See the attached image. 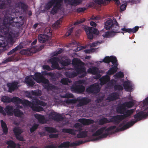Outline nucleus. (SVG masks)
Here are the masks:
<instances>
[{"label":"nucleus","mask_w":148,"mask_h":148,"mask_svg":"<svg viewBox=\"0 0 148 148\" xmlns=\"http://www.w3.org/2000/svg\"><path fill=\"white\" fill-rule=\"evenodd\" d=\"M88 132L85 130L77 134V137L78 138H85L87 136Z\"/></svg>","instance_id":"nucleus-42"},{"label":"nucleus","mask_w":148,"mask_h":148,"mask_svg":"<svg viewBox=\"0 0 148 148\" xmlns=\"http://www.w3.org/2000/svg\"><path fill=\"white\" fill-rule=\"evenodd\" d=\"M100 90V88L99 85L96 84L91 85L86 89V92L90 93H97Z\"/></svg>","instance_id":"nucleus-12"},{"label":"nucleus","mask_w":148,"mask_h":148,"mask_svg":"<svg viewBox=\"0 0 148 148\" xmlns=\"http://www.w3.org/2000/svg\"><path fill=\"white\" fill-rule=\"evenodd\" d=\"M72 64L75 70L78 74H81L79 76L80 78H83L86 75V68L84 66V63L80 60L75 59L73 61Z\"/></svg>","instance_id":"nucleus-3"},{"label":"nucleus","mask_w":148,"mask_h":148,"mask_svg":"<svg viewBox=\"0 0 148 148\" xmlns=\"http://www.w3.org/2000/svg\"><path fill=\"white\" fill-rule=\"evenodd\" d=\"M124 88L127 91H130L132 90V86L128 81H125L123 84Z\"/></svg>","instance_id":"nucleus-34"},{"label":"nucleus","mask_w":148,"mask_h":148,"mask_svg":"<svg viewBox=\"0 0 148 148\" xmlns=\"http://www.w3.org/2000/svg\"><path fill=\"white\" fill-rule=\"evenodd\" d=\"M117 62V60L115 57L111 56L110 57L108 56L105 57L102 61H100V62H103L109 64L110 62H111L112 64H114L116 62Z\"/></svg>","instance_id":"nucleus-17"},{"label":"nucleus","mask_w":148,"mask_h":148,"mask_svg":"<svg viewBox=\"0 0 148 148\" xmlns=\"http://www.w3.org/2000/svg\"><path fill=\"white\" fill-rule=\"evenodd\" d=\"M48 118L50 120H53L58 122L61 121L64 119L61 114L55 112H50Z\"/></svg>","instance_id":"nucleus-9"},{"label":"nucleus","mask_w":148,"mask_h":148,"mask_svg":"<svg viewBox=\"0 0 148 148\" xmlns=\"http://www.w3.org/2000/svg\"><path fill=\"white\" fill-rule=\"evenodd\" d=\"M11 98L8 96H4L1 98V101L5 103H8L11 102Z\"/></svg>","instance_id":"nucleus-48"},{"label":"nucleus","mask_w":148,"mask_h":148,"mask_svg":"<svg viewBox=\"0 0 148 148\" xmlns=\"http://www.w3.org/2000/svg\"><path fill=\"white\" fill-rule=\"evenodd\" d=\"M58 0H51L45 5V8L48 10L51 8Z\"/></svg>","instance_id":"nucleus-33"},{"label":"nucleus","mask_w":148,"mask_h":148,"mask_svg":"<svg viewBox=\"0 0 148 148\" xmlns=\"http://www.w3.org/2000/svg\"><path fill=\"white\" fill-rule=\"evenodd\" d=\"M119 95L117 92L112 93L106 98V100L109 101H114L118 99L119 98Z\"/></svg>","instance_id":"nucleus-22"},{"label":"nucleus","mask_w":148,"mask_h":148,"mask_svg":"<svg viewBox=\"0 0 148 148\" xmlns=\"http://www.w3.org/2000/svg\"><path fill=\"white\" fill-rule=\"evenodd\" d=\"M71 61L68 59H65L64 60L62 58L60 60L59 63L63 66H68L71 64Z\"/></svg>","instance_id":"nucleus-29"},{"label":"nucleus","mask_w":148,"mask_h":148,"mask_svg":"<svg viewBox=\"0 0 148 148\" xmlns=\"http://www.w3.org/2000/svg\"><path fill=\"white\" fill-rule=\"evenodd\" d=\"M87 72L93 75L95 74L99 73V69L97 67H93L88 69Z\"/></svg>","instance_id":"nucleus-40"},{"label":"nucleus","mask_w":148,"mask_h":148,"mask_svg":"<svg viewBox=\"0 0 148 148\" xmlns=\"http://www.w3.org/2000/svg\"><path fill=\"white\" fill-rule=\"evenodd\" d=\"M31 94L33 95L36 96H39L41 95V91L38 90H32L31 92Z\"/></svg>","instance_id":"nucleus-59"},{"label":"nucleus","mask_w":148,"mask_h":148,"mask_svg":"<svg viewBox=\"0 0 148 148\" xmlns=\"http://www.w3.org/2000/svg\"><path fill=\"white\" fill-rule=\"evenodd\" d=\"M31 49L28 48L27 49H23L21 50L20 53L22 55H28L30 56L32 54V53L31 51Z\"/></svg>","instance_id":"nucleus-43"},{"label":"nucleus","mask_w":148,"mask_h":148,"mask_svg":"<svg viewBox=\"0 0 148 148\" xmlns=\"http://www.w3.org/2000/svg\"><path fill=\"white\" fill-rule=\"evenodd\" d=\"M34 116L40 123L43 124L45 123V118L44 115L39 114H37L34 115Z\"/></svg>","instance_id":"nucleus-27"},{"label":"nucleus","mask_w":148,"mask_h":148,"mask_svg":"<svg viewBox=\"0 0 148 148\" xmlns=\"http://www.w3.org/2000/svg\"><path fill=\"white\" fill-rule=\"evenodd\" d=\"M110 0H94V2L96 4L101 5L102 4L106 5L109 3Z\"/></svg>","instance_id":"nucleus-45"},{"label":"nucleus","mask_w":148,"mask_h":148,"mask_svg":"<svg viewBox=\"0 0 148 148\" xmlns=\"http://www.w3.org/2000/svg\"><path fill=\"white\" fill-rule=\"evenodd\" d=\"M42 74L43 76L47 75L51 77H55L56 76V74L54 73L47 72L46 71H43Z\"/></svg>","instance_id":"nucleus-55"},{"label":"nucleus","mask_w":148,"mask_h":148,"mask_svg":"<svg viewBox=\"0 0 148 148\" xmlns=\"http://www.w3.org/2000/svg\"><path fill=\"white\" fill-rule=\"evenodd\" d=\"M21 103L23 105H25L26 106H29L31 107L32 104L33 103H32L31 102L28 100L24 99L23 100H22Z\"/></svg>","instance_id":"nucleus-53"},{"label":"nucleus","mask_w":148,"mask_h":148,"mask_svg":"<svg viewBox=\"0 0 148 148\" xmlns=\"http://www.w3.org/2000/svg\"><path fill=\"white\" fill-rule=\"evenodd\" d=\"M23 48V47L21 44H20L17 45L16 47L11 50L8 53V55H10L13 54L16 51H19Z\"/></svg>","instance_id":"nucleus-35"},{"label":"nucleus","mask_w":148,"mask_h":148,"mask_svg":"<svg viewBox=\"0 0 148 148\" xmlns=\"http://www.w3.org/2000/svg\"><path fill=\"white\" fill-rule=\"evenodd\" d=\"M46 84L44 86V88L47 90H51L52 89H56V87L55 86L51 84H49V82Z\"/></svg>","instance_id":"nucleus-44"},{"label":"nucleus","mask_w":148,"mask_h":148,"mask_svg":"<svg viewBox=\"0 0 148 148\" xmlns=\"http://www.w3.org/2000/svg\"><path fill=\"white\" fill-rule=\"evenodd\" d=\"M116 128V126L115 125L111 126L107 128H106V130H105L106 132L102 134L98 137L96 138L94 140H98L102 138H106L109 135H111V134H110V131L115 129Z\"/></svg>","instance_id":"nucleus-10"},{"label":"nucleus","mask_w":148,"mask_h":148,"mask_svg":"<svg viewBox=\"0 0 148 148\" xmlns=\"http://www.w3.org/2000/svg\"><path fill=\"white\" fill-rule=\"evenodd\" d=\"M77 121L84 125H88L91 124H93L94 123V121L92 120L85 118L79 119Z\"/></svg>","instance_id":"nucleus-23"},{"label":"nucleus","mask_w":148,"mask_h":148,"mask_svg":"<svg viewBox=\"0 0 148 148\" xmlns=\"http://www.w3.org/2000/svg\"><path fill=\"white\" fill-rule=\"evenodd\" d=\"M114 89L115 90H123V87L122 85L117 84L114 86Z\"/></svg>","instance_id":"nucleus-58"},{"label":"nucleus","mask_w":148,"mask_h":148,"mask_svg":"<svg viewBox=\"0 0 148 148\" xmlns=\"http://www.w3.org/2000/svg\"><path fill=\"white\" fill-rule=\"evenodd\" d=\"M82 0H67L66 2H68L69 4L71 6H76L82 3Z\"/></svg>","instance_id":"nucleus-28"},{"label":"nucleus","mask_w":148,"mask_h":148,"mask_svg":"<svg viewBox=\"0 0 148 148\" xmlns=\"http://www.w3.org/2000/svg\"><path fill=\"white\" fill-rule=\"evenodd\" d=\"M123 104H124V106L126 108V107L128 108H131L134 105V102L132 101H129L125 102L123 103Z\"/></svg>","instance_id":"nucleus-54"},{"label":"nucleus","mask_w":148,"mask_h":148,"mask_svg":"<svg viewBox=\"0 0 148 148\" xmlns=\"http://www.w3.org/2000/svg\"><path fill=\"white\" fill-rule=\"evenodd\" d=\"M24 21V18L22 16L17 17H12L7 15L4 16L3 24L0 26V30L6 35L7 40H1L0 47H3V49H4L7 45V42L10 43L13 42V34L11 32L9 33L10 29L11 28V27H16L19 28L23 25Z\"/></svg>","instance_id":"nucleus-1"},{"label":"nucleus","mask_w":148,"mask_h":148,"mask_svg":"<svg viewBox=\"0 0 148 148\" xmlns=\"http://www.w3.org/2000/svg\"><path fill=\"white\" fill-rule=\"evenodd\" d=\"M11 102H12L16 104L21 103L22 99L17 97H14L11 98Z\"/></svg>","instance_id":"nucleus-46"},{"label":"nucleus","mask_w":148,"mask_h":148,"mask_svg":"<svg viewBox=\"0 0 148 148\" xmlns=\"http://www.w3.org/2000/svg\"><path fill=\"white\" fill-rule=\"evenodd\" d=\"M62 22V19H60L56 21L55 23L53 24V26L55 29L58 28L60 27L61 23Z\"/></svg>","instance_id":"nucleus-51"},{"label":"nucleus","mask_w":148,"mask_h":148,"mask_svg":"<svg viewBox=\"0 0 148 148\" xmlns=\"http://www.w3.org/2000/svg\"><path fill=\"white\" fill-rule=\"evenodd\" d=\"M113 65L114 66L110 68V69L107 72V74L110 75H112L115 73L117 71L118 68L117 67V62H116Z\"/></svg>","instance_id":"nucleus-24"},{"label":"nucleus","mask_w":148,"mask_h":148,"mask_svg":"<svg viewBox=\"0 0 148 148\" xmlns=\"http://www.w3.org/2000/svg\"><path fill=\"white\" fill-rule=\"evenodd\" d=\"M85 89V87L81 85H73L71 88V90L72 92L78 93H83Z\"/></svg>","instance_id":"nucleus-13"},{"label":"nucleus","mask_w":148,"mask_h":148,"mask_svg":"<svg viewBox=\"0 0 148 148\" xmlns=\"http://www.w3.org/2000/svg\"><path fill=\"white\" fill-rule=\"evenodd\" d=\"M147 116V114L142 111L134 115V117L136 119L133 121H130L127 122L130 127L132 126L135 123L140 120L143 118H145Z\"/></svg>","instance_id":"nucleus-6"},{"label":"nucleus","mask_w":148,"mask_h":148,"mask_svg":"<svg viewBox=\"0 0 148 148\" xmlns=\"http://www.w3.org/2000/svg\"><path fill=\"white\" fill-rule=\"evenodd\" d=\"M45 130L49 133H53L56 132V130L55 128L50 127H45Z\"/></svg>","instance_id":"nucleus-47"},{"label":"nucleus","mask_w":148,"mask_h":148,"mask_svg":"<svg viewBox=\"0 0 148 148\" xmlns=\"http://www.w3.org/2000/svg\"><path fill=\"white\" fill-rule=\"evenodd\" d=\"M13 131L16 136L20 135L22 133L21 130L16 127L14 128Z\"/></svg>","instance_id":"nucleus-52"},{"label":"nucleus","mask_w":148,"mask_h":148,"mask_svg":"<svg viewBox=\"0 0 148 148\" xmlns=\"http://www.w3.org/2000/svg\"><path fill=\"white\" fill-rule=\"evenodd\" d=\"M130 127V126L128 123H127L126 124L124 125L123 126H122L120 128H117L115 129V130L114 131H113V130L110 131V134H115V133L119 131H124L127 129H128Z\"/></svg>","instance_id":"nucleus-25"},{"label":"nucleus","mask_w":148,"mask_h":148,"mask_svg":"<svg viewBox=\"0 0 148 148\" xmlns=\"http://www.w3.org/2000/svg\"><path fill=\"white\" fill-rule=\"evenodd\" d=\"M106 127L104 126L101 127L98 129L96 132L92 134V136H97L100 135L102 133L105 131L106 128Z\"/></svg>","instance_id":"nucleus-37"},{"label":"nucleus","mask_w":148,"mask_h":148,"mask_svg":"<svg viewBox=\"0 0 148 148\" xmlns=\"http://www.w3.org/2000/svg\"><path fill=\"white\" fill-rule=\"evenodd\" d=\"M6 144L8 145L7 148H15L16 144L12 140H9L7 141Z\"/></svg>","instance_id":"nucleus-41"},{"label":"nucleus","mask_w":148,"mask_h":148,"mask_svg":"<svg viewBox=\"0 0 148 148\" xmlns=\"http://www.w3.org/2000/svg\"><path fill=\"white\" fill-rule=\"evenodd\" d=\"M16 5L19 8H21L23 12H26L28 8L27 5L24 3L21 2H18L16 4Z\"/></svg>","instance_id":"nucleus-26"},{"label":"nucleus","mask_w":148,"mask_h":148,"mask_svg":"<svg viewBox=\"0 0 148 148\" xmlns=\"http://www.w3.org/2000/svg\"><path fill=\"white\" fill-rule=\"evenodd\" d=\"M110 77L109 76L105 75L103 76L99 79L100 84L103 85L106 84L110 80Z\"/></svg>","instance_id":"nucleus-30"},{"label":"nucleus","mask_w":148,"mask_h":148,"mask_svg":"<svg viewBox=\"0 0 148 148\" xmlns=\"http://www.w3.org/2000/svg\"><path fill=\"white\" fill-rule=\"evenodd\" d=\"M78 129L76 130H74L73 129L70 128H63L62 129V132L64 133H68L72 135L75 134V132L77 131L79 132H81L82 129V127L77 128Z\"/></svg>","instance_id":"nucleus-21"},{"label":"nucleus","mask_w":148,"mask_h":148,"mask_svg":"<svg viewBox=\"0 0 148 148\" xmlns=\"http://www.w3.org/2000/svg\"><path fill=\"white\" fill-rule=\"evenodd\" d=\"M38 125L37 124H34L30 128V131L31 133H33L38 128Z\"/></svg>","instance_id":"nucleus-60"},{"label":"nucleus","mask_w":148,"mask_h":148,"mask_svg":"<svg viewBox=\"0 0 148 148\" xmlns=\"http://www.w3.org/2000/svg\"><path fill=\"white\" fill-rule=\"evenodd\" d=\"M33 101L36 103V104L43 106H45L47 105L46 103H45V102L40 100L37 98L34 99H33Z\"/></svg>","instance_id":"nucleus-49"},{"label":"nucleus","mask_w":148,"mask_h":148,"mask_svg":"<svg viewBox=\"0 0 148 148\" xmlns=\"http://www.w3.org/2000/svg\"><path fill=\"white\" fill-rule=\"evenodd\" d=\"M124 76L123 73L121 71L118 72L115 75V77L118 78H123Z\"/></svg>","instance_id":"nucleus-61"},{"label":"nucleus","mask_w":148,"mask_h":148,"mask_svg":"<svg viewBox=\"0 0 148 148\" xmlns=\"http://www.w3.org/2000/svg\"><path fill=\"white\" fill-rule=\"evenodd\" d=\"M51 35L50 31H49V32H47V34L45 33L40 34L38 36V41L40 43H44L49 40Z\"/></svg>","instance_id":"nucleus-11"},{"label":"nucleus","mask_w":148,"mask_h":148,"mask_svg":"<svg viewBox=\"0 0 148 148\" xmlns=\"http://www.w3.org/2000/svg\"><path fill=\"white\" fill-rule=\"evenodd\" d=\"M63 0H58L55 4L51 9V13L54 15L56 14L58 10L60 9L62 5Z\"/></svg>","instance_id":"nucleus-16"},{"label":"nucleus","mask_w":148,"mask_h":148,"mask_svg":"<svg viewBox=\"0 0 148 148\" xmlns=\"http://www.w3.org/2000/svg\"><path fill=\"white\" fill-rule=\"evenodd\" d=\"M0 122L3 133L4 134H7L8 133V129L6 124L3 120H1Z\"/></svg>","instance_id":"nucleus-32"},{"label":"nucleus","mask_w":148,"mask_h":148,"mask_svg":"<svg viewBox=\"0 0 148 148\" xmlns=\"http://www.w3.org/2000/svg\"><path fill=\"white\" fill-rule=\"evenodd\" d=\"M87 35L88 38L90 40L92 39L94 35H98L99 31L96 29L91 27H86L84 29Z\"/></svg>","instance_id":"nucleus-5"},{"label":"nucleus","mask_w":148,"mask_h":148,"mask_svg":"<svg viewBox=\"0 0 148 148\" xmlns=\"http://www.w3.org/2000/svg\"><path fill=\"white\" fill-rule=\"evenodd\" d=\"M34 79L38 83H48L49 80L45 78L40 73L36 72L34 76Z\"/></svg>","instance_id":"nucleus-8"},{"label":"nucleus","mask_w":148,"mask_h":148,"mask_svg":"<svg viewBox=\"0 0 148 148\" xmlns=\"http://www.w3.org/2000/svg\"><path fill=\"white\" fill-rule=\"evenodd\" d=\"M31 108L33 111L37 112H39L44 110V109L42 107L35 105L34 103L32 104Z\"/></svg>","instance_id":"nucleus-38"},{"label":"nucleus","mask_w":148,"mask_h":148,"mask_svg":"<svg viewBox=\"0 0 148 148\" xmlns=\"http://www.w3.org/2000/svg\"><path fill=\"white\" fill-rule=\"evenodd\" d=\"M116 80L114 79H112L108 83L107 85L108 86L112 87L114 84H116Z\"/></svg>","instance_id":"nucleus-63"},{"label":"nucleus","mask_w":148,"mask_h":148,"mask_svg":"<svg viewBox=\"0 0 148 148\" xmlns=\"http://www.w3.org/2000/svg\"><path fill=\"white\" fill-rule=\"evenodd\" d=\"M13 112L14 115L18 117L22 118L23 115V112L18 109H14Z\"/></svg>","instance_id":"nucleus-39"},{"label":"nucleus","mask_w":148,"mask_h":148,"mask_svg":"<svg viewBox=\"0 0 148 148\" xmlns=\"http://www.w3.org/2000/svg\"><path fill=\"white\" fill-rule=\"evenodd\" d=\"M34 78L33 75L27 76L25 78V82L28 86L32 87L34 85L35 82Z\"/></svg>","instance_id":"nucleus-20"},{"label":"nucleus","mask_w":148,"mask_h":148,"mask_svg":"<svg viewBox=\"0 0 148 148\" xmlns=\"http://www.w3.org/2000/svg\"><path fill=\"white\" fill-rule=\"evenodd\" d=\"M77 100L78 103L77 106L81 107L85 105L91 101V100L87 97H79L77 98Z\"/></svg>","instance_id":"nucleus-15"},{"label":"nucleus","mask_w":148,"mask_h":148,"mask_svg":"<svg viewBox=\"0 0 148 148\" xmlns=\"http://www.w3.org/2000/svg\"><path fill=\"white\" fill-rule=\"evenodd\" d=\"M73 27H72L69 29L65 34L66 36L67 37L69 36L73 32Z\"/></svg>","instance_id":"nucleus-64"},{"label":"nucleus","mask_w":148,"mask_h":148,"mask_svg":"<svg viewBox=\"0 0 148 148\" xmlns=\"http://www.w3.org/2000/svg\"><path fill=\"white\" fill-rule=\"evenodd\" d=\"M134 109L127 110L124 106V104L119 103L116 108V110L118 113L121 114L117 115L114 116H116V125L119 124L121 121L127 117H130L134 111Z\"/></svg>","instance_id":"nucleus-2"},{"label":"nucleus","mask_w":148,"mask_h":148,"mask_svg":"<svg viewBox=\"0 0 148 148\" xmlns=\"http://www.w3.org/2000/svg\"><path fill=\"white\" fill-rule=\"evenodd\" d=\"M8 3V1L0 0V9L5 8Z\"/></svg>","instance_id":"nucleus-50"},{"label":"nucleus","mask_w":148,"mask_h":148,"mask_svg":"<svg viewBox=\"0 0 148 148\" xmlns=\"http://www.w3.org/2000/svg\"><path fill=\"white\" fill-rule=\"evenodd\" d=\"M13 108L12 106H7L5 108L4 110L8 115L11 116L13 114Z\"/></svg>","instance_id":"nucleus-36"},{"label":"nucleus","mask_w":148,"mask_h":148,"mask_svg":"<svg viewBox=\"0 0 148 148\" xmlns=\"http://www.w3.org/2000/svg\"><path fill=\"white\" fill-rule=\"evenodd\" d=\"M104 27L107 30H111L114 32H119L120 27L116 20L113 17L109 18L104 23Z\"/></svg>","instance_id":"nucleus-4"},{"label":"nucleus","mask_w":148,"mask_h":148,"mask_svg":"<svg viewBox=\"0 0 148 148\" xmlns=\"http://www.w3.org/2000/svg\"><path fill=\"white\" fill-rule=\"evenodd\" d=\"M66 75L67 76L69 77H71L76 75V74L74 72H66Z\"/></svg>","instance_id":"nucleus-62"},{"label":"nucleus","mask_w":148,"mask_h":148,"mask_svg":"<svg viewBox=\"0 0 148 148\" xmlns=\"http://www.w3.org/2000/svg\"><path fill=\"white\" fill-rule=\"evenodd\" d=\"M115 116H112L108 119L106 117L103 118L99 121V124L100 125H103L107 123L112 122L116 124V122L115 121L116 120V117Z\"/></svg>","instance_id":"nucleus-14"},{"label":"nucleus","mask_w":148,"mask_h":148,"mask_svg":"<svg viewBox=\"0 0 148 148\" xmlns=\"http://www.w3.org/2000/svg\"><path fill=\"white\" fill-rule=\"evenodd\" d=\"M118 32H114L111 30V31H108L105 32L102 35L105 38H110L114 37L116 33Z\"/></svg>","instance_id":"nucleus-31"},{"label":"nucleus","mask_w":148,"mask_h":148,"mask_svg":"<svg viewBox=\"0 0 148 148\" xmlns=\"http://www.w3.org/2000/svg\"><path fill=\"white\" fill-rule=\"evenodd\" d=\"M60 59L57 57H54L49 60L50 62L52 64V67L54 69H56L59 67L58 62H59Z\"/></svg>","instance_id":"nucleus-19"},{"label":"nucleus","mask_w":148,"mask_h":148,"mask_svg":"<svg viewBox=\"0 0 148 148\" xmlns=\"http://www.w3.org/2000/svg\"><path fill=\"white\" fill-rule=\"evenodd\" d=\"M69 79L67 78H63L61 79L60 82L64 85H68V83H70Z\"/></svg>","instance_id":"nucleus-56"},{"label":"nucleus","mask_w":148,"mask_h":148,"mask_svg":"<svg viewBox=\"0 0 148 148\" xmlns=\"http://www.w3.org/2000/svg\"><path fill=\"white\" fill-rule=\"evenodd\" d=\"M58 148V146L55 145L54 144H51L49 145H46L45 146L44 148ZM30 148H38L36 147L32 146L30 147Z\"/></svg>","instance_id":"nucleus-57"},{"label":"nucleus","mask_w":148,"mask_h":148,"mask_svg":"<svg viewBox=\"0 0 148 148\" xmlns=\"http://www.w3.org/2000/svg\"><path fill=\"white\" fill-rule=\"evenodd\" d=\"M18 83L16 82L8 83L7 84V86L8 88V92H12L18 88Z\"/></svg>","instance_id":"nucleus-18"},{"label":"nucleus","mask_w":148,"mask_h":148,"mask_svg":"<svg viewBox=\"0 0 148 148\" xmlns=\"http://www.w3.org/2000/svg\"><path fill=\"white\" fill-rule=\"evenodd\" d=\"M84 143L83 141H75L70 143L69 141H66L61 143L59 146H58V148H68L69 147H72L75 146H78Z\"/></svg>","instance_id":"nucleus-7"}]
</instances>
